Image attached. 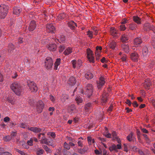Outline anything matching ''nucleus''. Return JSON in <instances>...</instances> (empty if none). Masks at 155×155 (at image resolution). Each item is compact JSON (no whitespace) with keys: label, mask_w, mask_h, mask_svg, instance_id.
<instances>
[{"label":"nucleus","mask_w":155,"mask_h":155,"mask_svg":"<svg viewBox=\"0 0 155 155\" xmlns=\"http://www.w3.org/2000/svg\"><path fill=\"white\" fill-rule=\"evenodd\" d=\"M11 89L17 95L21 94L23 88L20 84L18 82H15L11 85Z\"/></svg>","instance_id":"nucleus-1"},{"label":"nucleus","mask_w":155,"mask_h":155,"mask_svg":"<svg viewBox=\"0 0 155 155\" xmlns=\"http://www.w3.org/2000/svg\"><path fill=\"white\" fill-rule=\"evenodd\" d=\"M8 7L4 4L0 5V18H4L7 15Z\"/></svg>","instance_id":"nucleus-2"},{"label":"nucleus","mask_w":155,"mask_h":155,"mask_svg":"<svg viewBox=\"0 0 155 155\" xmlns=\"http://www.w3.org/2000/svg\"><path fill=\"white\" fill-rule=\"evenodd\" d=\"M151 50L148 48V46L145 45L143 47L142 50V57L143 59L146 60L149 57L151 53Z\"/></svg>","instance_id":"nucleus-3"},{"label":"nucleus","mask_w":155,"mask_h":155,"mask_svg":"<svg viewBox=\"0 0 155 155\" xmlns=\"http://www.w3.org/2000/svg\"><path fill=\"white\" fill-rule=\"evenodd\" d=\"M45 66L47 69H51L53 65L52 59L51 57H48L45 62Z\"/></svg>","instance_id":"nucleus-4"},{"label":"nucleus","mask_w":155,"mask_h":155,"mask_svg":"<svg viewBox=\"0 0 155 155\" xmlns=\"http://www.w3.org/2000/svg\"><path fill=\"white\" fill-rule=\"evenodd\" d=\"M27 85L29 87V89L31 92H36L38 90V87L35 83L33 81H28Z\"/></svg>","instance_id":"nucleus-5"},{"label":"nucleus","mask_w":155,"mask_h":155,"mask_svg":"<svg viewBox=\"0 0 155 155\" xmlns=\"http://www.w3.org/2000/svg\"><path fill=\"white\" fill-rule=\"evenodd\" d=\"M86 93L88 97H90L92 94L93 91V87L92 84H88L86 87Z\"/></svg>","instance_id":"nucleus-6"},{"label":"nucleus","mask_w":155,"mask_h":155,"mask_svg":"<svg viewBox=\"0 0 155 155\" xmlns=\"http://www.w3.org/2000/svg\"><path fill=\"white\" fill-rule=\"evenodd\" d=\"M92 51L90 49H87V57L89 61L92 63H94V58L93 56Z\"/></svg>","instance_id":"nucleus-7"},{"label":"nucleus","mask_w":155,"mask_h":155,"mask_svg":"<svg viewBox=\"0 0 155 155\" xmlns=\"http://www.w3.org/2000/svg\"><path fill=\"white\" fill-rule=\"evenodd\" d=\"M105 82L104 78L103 77L101 76L99 78V81H97V85L98 89L101 88L103 87Z\"/></svg>","instance_id":"nucleus-8"},{"label":"nucleus","mask_w":155,"mask_h":155,"mask_svg":"<svg viewBox=\"0 0 155 155\" xmlns=\"http://www.w3.org/2000/svg\"><path fill=\"white\" fill-rule=\"evenodd\" d=\"M44 106V104L42 101H39L38 102L37 106V110L38 113L42 112Z\"/></svg>","instance_id":"nucleus-9"},{"label":"nucleus","mask_w":155,"mask_h":155,"mask_svg":"<svg viewBox=\"0 0 155 155\" xmlns=\"http://www.w3.org/2000/svg\"><path fill=\"white\" fill-rule=\"evenodd\" d=\"M46 31L48 33H54L55 28L53 24H48L46 26Z\"/></svg>","instance_id":"nucleus-10"},{"label":"nucleus","mask_w":155,"mask_h":155,"mask_svg":"<svg viewBox=\"0 0 155 155\" xmlns=\"http://www.w3.org/2000/svg\"><path fill=\"white\" fill-rule=\"evenodd\" d=\"M36 25V24L35 21H31L28 27V29L29 31H32L34 30Z\"/></svg>","instance_id":"nucleus-11"},{"label":"nucleus","mask_w":155,"mask_h":155,"mask_svg":"<svg viewBox=\"0 0 155 155\" xmlns=\"http://www.w3.org/2000/svg\"><path fill=\"white\" fill-rule=\"evenodd\" d=\"M75 110L76 107L75 105L72 104L69 106L68 108V112L71 115H73L74 114V112H75Z\"/></svg>","instance_id":"nucleus-12"},{"label":"nucleus","mask_w":155,"mask_h":155,"mask_svg":"<svg viewBox=\"0 0 155 155\" xmlns=\"http://www.w3.org/2000/svg\"><path fill=\"white\" fill-rule=\"evenodd\" d=\"M49 50L51 51H54L57 49V45L55 44H49L47 45Z\"/></svg>","instance_id":"nucleus-13"},{"label":"nucleus","mask_w":155,"mask_h":155,"mask_svg":"<svg viewBox=\"0 0 155 155\" xmlns=\"http://www.w3.org/2000/svg\"><path fill=\"white\" fill-rule=\"evenodd\" d=\"M130 58L134 61H137L139 55L137 52L131 53L130 54Z\"/></svg>","instance_id":"nucleus-14"},{"label":"nucleus","mask_w":155,"mask_h":155,"mask_svg":"<svg viewBox=\"0 0 155 155\" xmlns=\"http://www.w3.org/2000/svg\"><path fill=\"white\" fill-rule=\"evenodd\" d=\"M40 141L41 144H48V140L47 138H45L44 133H42L41 139L40 140Z\"/></svg>","instance_id":"nucleus-15"},{"label":"nucleus","mask_w":155,"mask_h":155,"mask_svg":"<svg viewBox=\"0 0 155 155\" xmlns=\"http://www.w3.org/2000/svg\"><path fill=\"white\" fill-rule=\"evenodd\" d=\"M68 24L69 27L71 29H75V27L77 26L76 23L72 21H69Z\"/></svg>","instance_id":"nucleus-16"},{"label":"nucleus","mask_w":155,"mask_h":155,"mask_svg":"<svg viewBox=\"0 0 155 155\" xmlns=\"http://www.w3.org/2000/svg\"><path fill=\"white\" fill-rule=\"evenodd\" d=\"M93 104L92 103L88 102L85 105L84 109L86 111H89V110H91L93 107Z\"/></svg>","instance_id":"nucleus-17"},{"label":"nucleus","mask_w":155,"mask_h":155,"mask_svg":"<svg viewBox=\"0 0 155 155\" xmlns=\"http://www.w3.org/2000/svg\"><path fill=\"white\" fill-rule=\"evenodd\" d=\"M28 129L35 133H40L42 130L40 128L37 127H28Z\"/></svg>","instance_id":"nucleus-18"},{"label":"nucleus","mask_w":155,"mask_h":155,"mask_svg":"<svg viewBox=\"0 0 155 155\" xmlns=\"http://www.w3.org/2000/svg\"><path fill=\"white\" fill-rule=\"evenodd\" d=\"M22 11V8L19 7H15L13 9V13L16 15H19Z\"/></svg>","instance_id":"nucleus-19"},{"label":"nucleus","mask_w":155,"mask_h":155,"mask_svg":"<svg viewBox=\"0 0 155 155\" xmlns=\"http://www.w3.org/2000/svg\"><path fill=\"white\" fill-rule=\"evenodd\" d=\"M61 59L60 58H57L56 59V61H55L54 65V69L57 70L59 69L60 67L59 66L61 62Z\"/></svg>","instance_id":"nucleus-20"},{"label":"nucleus","mask_w":155,"mask_h":155,"mask_svg":"<svg viewBox=\"0 0 155 155\" xmlns=\"http://www.w3.org/2000/svg\"><path fill=\"white\" fill-rule=\"evenodd\" d=\"M133 20L134 22L138 24H140L141 23V19L137 16H133Z\"/></svg>","instance_id":"nucleus-21"},{"label":"nucleus","mask_w":155,"mask_h":155,"mask_svg":"<svg viewBox=\"0 0 155 155\" xmlns=\"http://www.w3.org/2000/svg\"><path fill=\"white\" fill-rule=\"evenodd\" d=\"M76 82L75 78L74 77H71L69 78L68 83L70 85H74L75 84Z\"/></svg>","instance_id":"nucleus-22"},{"label":"nucleus","mask_w":155,"mask_h":155,"mask_svg":"<svg viewBox=\"0 0 155 155\" xmlns=\"http://www.w3.org/2000/svg\"><path fill=\"white\" fill-rule=\"evenodd\" d=\"M73 52V49L71 48L68 47L65 49L64 52V54L65 55H69Z\"/></svg>","instance_id":"nucleus-23"},{"label":"nucleus","mask_w":155,"mask_h":155,"mask_svg":"<svg viewBox=\"0 0 155 155\" xmlns=\"http://www.w3.org/2000/svg\"><path fill=\"white\" fill-rule=\"evenodd\" d=\"M110 33L111 35L114 37L117 36V31L116 29L114 28H111L110 29Z\"/></svg>","instance_id":"nucleus-24"},{"label":"nucleus","mask_w":155,"mask_h":155,"mask_svg":"<svg viewBox=\"0 0 155 155\" xmlns=\"http://www.w3.org/2000/svg\"><path fill=\"white\" fill-rule=\"evenodd\" d=\"M142 41L140 37L136 38L134 40V44L136 45H138L142 43Z\"/></svg>","instance_id":"nucleus-25"},{"label":"nucleus","mask_w":155,"mask_h":155,"mask_svg":"<svg viewBox=\"0 0 155 155\" xmlns=\"http://www.w3.org/2000/svg\"><path fill=\"white\" fill-rule=\"evenodd\" d=\"M129 39V37L127 35L124 34L122 35L120 38L121 41L123 43L127 42Z\"/></svg>","instance_id":"nucleus-26"},{"label":"nucleus","mask_w":155,"mask_h":155,"mask_svg":"<svg viewBox=\"0 0 155 155\" xmlns=\"http://www.w3.org/2000/svg\"><path fill=\"white\" fill-rule=\"evenodd\" d=\"M151 85L150 81L149 80H146L144 83V87L145 88L149 89L150 86Z\"/></svg>","instance_id":"nucleus-27"},{"label":"nucleus","mask_w":155,"mask_h":155,"mask_svg":"<svg viewBox=\"0 0 155 155\" xmlns=\"http://www.w3.org/2000/svg\"><path fill=\"white\" fill-rule=\"evenodd\" d=\"M152 29V25L149 23H146L144 25V29L145 31H148V30H151Z\"/></svg>","instance_id":"nucleus-28"},{"label":"nucleus","mask_w":155,"mask_h":155,"mask_svg":"<svg viewBox=\"0 0 155 155\" xmlns=\"http://www.w3.org/2000/svg\"><path fill=\"white\" fill-rule=\"evenodd\" d=\"M15 48L13 44L10 43L8 46V51L9 53H12L14 51Z\"/></svg>","instance_id":"nucleus-29"},{"label":"nucleus","mask_w":155,"mask_h":155,"mask_svg":"<svg viewBox=\"0 0 155 155\" xmlns=\"http://www.w3.org/2000/svg\"><path fill=\"white\" fill-rule=\"evenodd\" d=\"M122 49L126 53H128L129 51V47L127 44H123L122 45Z\"/></svg>","instance_id":"nucleus-30"},{"label":"nucleus","mask_w":155,"mask_h":155,"mask_svg":"<svg viewBox=\"0 0 155 155\" xmlns=\"http://www.w3.org/2000/svg\"><path fill=\"white\" fill-rule=\"evenodd\" d=\"M137 26L136 24L134 23H132L128 25V27L130 30H135L137 28Z\"/></svg>","instance_id":"nucleus-31"},{"label":"nucleus","mask_w":155,"mask_h":155,"mask_svg":"<svg viewBox=\"0 0 155 155\" xmlns=\"http://www.w3.org/2000/svg\"><path fill=\"white\" fill-rule=\"evenodd\" d=\"M68 96L66 94H62V96L61 97V102L63 103H64L65 102L66 100L68 99Z\"/></svg>","instance_id":"nucleus-32"},{"label":"nucleus","mask_w":155,"mask_h":155,"mask_svg":"<svg viewBox=\"0 0 155 155\" xmlns=\"http://www.w3.org/2000/svg\"><path fill=\"white\" fill-rule=\"evenodd\" d=\"M67 16V14L64 13V12H63V13H61L59 14L58 16V18L59 20H63V19L66 18Z\"/></svg>","instance_id":"nucleus-33"},{"label":"nucleus","mask_w":155,"mask_h":155,"mask_svg":"<svg viewBox=\"0 0 155 155\" xmlns=\"http://www.w3.org/2000/svg\"><path fill=\"white\" fill-rule=\"evenodd\" d=\"M88 150V148L87 147H85L82 149H78V152L81 153H84L85 152L87 151Z\"/></svg>","instance_id":"nucleus-34"},{"label":"nucleus","mask_w":155,"mask_h":155,"mask_svg":"<svg viewBox=\"0 0 155 155\" xmlns=\"http://www.w3.org/2000/svg\"><path fill=\"white\" fill-rule=\"evenodd\" d=\"M116 45V42L114 41H112L110 43V44H109V47L111 49H114L115 48Z\"/></svg>","instance_id":"nucleus-35"},{"label":"nucleus","mask_w":155,"mask_h":155,"mask_svg":"<svg viewBox=\"0 0 155 155\" xmlns=\"http://www.w3.org/2000/svg\"><path fill=\"white\" fill-rule=\"evenodd\" d=\"M42 147L47 152V153H51L52 152V150L50 149V148L48 147L47 145H43L42 146Z\"/></svg>","instance_id":"nucleus-36"},{"label":"nucleus","mask_w":155,"mask_h":155,"mask_svg":"<svg viewBox=\"0 0 155 155\" xmlns=\"http://www.w3.org/2000/svg\"><path fill=\"white\" fill-rule=\"evenodd\" d=\"M93 74L90 72H87L86 74H85V77L87 79H91L93 78Z\"/></svg>","instance_id":"nucleus-37"},{"label":"nucleus","mask_w":155,"mask_h":155,"mask_svg":"<svg viewBox=\"0 0 155 155\" xmlns=\"http://www.w3.org/2000/svg\"><path fill=\"white\" fill-rule=\"evenodd\" d=\"M60 43H64L65 40V36L64 35H61L60 36V38L59 39H57Z\"/></svg>","instance_id":"nucleus-38"},{"label":"nucleus","mask_w":155,"mask_h":155,"mask_svg":"<svg viewBox=\"0 0 155 155\" xmlns=\"http://www.w3.org/2000/svg\"><path fill=\"white\" fill-rule=\"evenodd\" d=\"M109 149L110 151H112L114 150L115 152H118V150H117V148L116 145L115 144H113L112 146L110 147Z\"/></svg>","instance_id":"nucleus-39"},{"label":"nucleus","mask_w":155,"mask_h":155,"mask_svg":"<svg viewBox=\"0 0 155 155\" xmlns=\"http://www.w3.org/2000/svg\"><path fill=\"white\" fill-rule=\"evenodd\" d=\"M44 151L43 149H38L36 150V153L37 155H42Z\"/></svg>","instance_id":"nucleus-40"},{"label":"nucleus","mask_w":155,"mask_h":155,"mask_svg":"<svg viewBox=\"0 0 155 155\" xmlns=\"http://www.w3.org/2000/svg\"><path fill=\"white\" fill-rule=\"evenodd\" d=\"M64 149H66L67 150L70 149V147L69 142L67 143L66 142H65L64 144Z\"/></svg>","instance_id":"nucleus-41"},{"label":"nucleus","mask_w":155,"mask_h":155,"mask_svg":"<svg viewBox=\"0 0 155 155\" xmlns=\"http://www.w3.org/2000/svg\"><path fill=\"white\" fill-rule=\"evenodd\" d=\"M62 153L64 155H71V152L68 151L65 149H63L62 150Z\"/></svg>","instance_id":"nucleus-42"},{"label":"nucleus","mask_w":155,"mask_h":155,"mask_svg":"<svg viewBox=\"0 0 155 155\" xmlns=\"http://www.w3.org/2000/svg\"><path fill=\"white\" fill-rule=\"evenodd\" d=\"M65 45H64V44H62V45H60L59 47V51L60 53H61L62 52L63 50L65 49Z\"/></svg>","instance_id":"nucleus-43"},{"label":"nucleus","mask_w":155,"mask_h":155,"mask_svg":"<svg viewBox=\"0 0 155 155\" xmlns=\"http://www.w3.org/2000/svg\"><path fill=\"white\" fill-rule=\"evenodd\" d=\"M75 100L78 104H79L83 101L81 97H80V96L79 97H76L75 98Z\"/></svg>","instance_id":"nucleus-44"},{"label":"nucleus","mask_w":155,"mask_h":155,"mask_svg":"<svg viewBox=\"0 0 155 155\" xmlns=\"http://www.w3.org/2000/svg\"><path fill=\"white\" fill-rule=\"evenodd\" d=\"M107 98L106 96H102L101 98V102L102 103V105L107 102Z\"/></svg>","instance_id":"nucleus-45"},{"label":"nucleus","mask_w":155,"mask_h":155,"mask_svg":"<svg viewBox=\"0 0 155 155\" xmlns=\"http://www.w3.org/2000/svg\"><path fill=\"white\" fill-rule=\"evenodd\" d=\"M120 58L122 61L127 62V57L125 54H123Z\"/></svg>","instance_id":"nucleus-46"},{"label":"nucleus","mask_w":155,"mask_h":155,"mask_svg":"<svg viewBox=\"0 0 155 155\" xmlns=\"http://www.w3.org/2000/svg\"><path fill=\"white\" fill-rule=\"evenodd\" d=\"M133 134L132 133H131L129 134L128 136L127 137V139L129 141H131L133 139Z\"/></svg>","instance_id":"nucleus-47"},{"label":"nucleus","mask_w":155,"mask_h":155,"mask_svg":"<svg viewBox=\"0 0 155 155\" xmlns=\"http://www.w3.org/2000/svg\"><path fill=\"white\" fill-rule=\"evenodd\" d=\"M71 64L74 68H76L77 65V62L76 61L73 60L71 61Z\"/></svg>","instance_id":"nucleus-48"},{"label":"nucleus","mask_w":155,"mask_h":155,"mask_svg":"<svg viewBox=\"0 0 155 155\" xmlns=\"http://www.w3.org/2000/svg\"><path fill=\"white\" fill-rule=\"evenodd\" d=\"M11 139L10 136L9 135H7L3 137V139L5 141H8L10 139Z\"/></svg>","instance_id":"nucleus-49"},{"label":"nucleus","mask_w":155,"mask_h":155,"mask_svg":"<svg viewBox=\"0 0 155 155\" xmlns=\"http://www.w3.org/2000/svg\"><path fill=\"white\" fill-rule=\"evenodd\" d=\"M33 139L31 138L30 140L27 141V143L28 145L32 146L33 145Z\"/></svg>","instance_id":"nucleus-50"},{"label":"nucleus","mask_w":155,"mask_h":155,"mask_svg":"<svg viewBox=\"0 0 155 155\" xmlns=\"http://www.w3.org/2000/svg\"><path fill=\"white\" fill-rule=\"evenodd\" d=\"M80 138H78V146L80 147H83V140H79V139H80Z\"/></svg>","instance_id":"nucleus-51"},{"label":"nucleus","mask_w":155,"mask_h":155,"mask_svg":"<svg viewBox=\"0 0 155 155\" xmlns=\"http://www.w3.org/2000/svg\"><path fill=\"white\" fill-rule=\"evenodd\" d=\"M16 151L21 155H27L25 152L22 150H19L18 149H16Z\"/></svg>","instance_id":"nucleus-52"},{"label":"nucleus","mask_w":155,"mask_h":155,"mask_svg":"<svg viewBox=\"0 0 155 155\" xmlns=\"http://www.w3.org/2000/svg\"><path fill=\"white\" fill-rule=\"evenodd\" d=\"M0 152V155H12L8 152Z\"/></svg>","instance_id":"nucleus-53"},{"label":"nucleus","mask_w":155,"mask_h":155,"mask_svg":"<svg viewBox=\"0 0 155 155\" xmlns=\"http://www.w3.org/2000/svg\"><path fill=\"white\" fill-rule=\"evenodd\" d=\"M49 98L50 100L53 102H54L55 101V97L54 96L52 95H49Z\"/></svg>","instance_id":"nucleus-54"},{"label":"nucleus","mask_w":155,"mask_h":155,"mask_svg":"<svg viewBox=\"0 0 155 155\" xmlns=\"http://www.w3.org/2000/svg\"><path fill=\"white\" fill-rule=\"evenodd\" d=\"M17 133L15 132H12L10 135V137H11V139H12V138H13L15 137L16 135H17Z\"/></svg>","instance_id":"nucleus-55"},{"label":"nucleus","mask_w":155,"mask_h":155,"mask_svg":"<svg viewBox=\"0 0 155 155\" xmlns=\"http://www.w3.org/2000/svg\"><path fill=\"white\" fill-rule=\"evenodd\" d=\"M81 60H78L77 62V68H80L81 66Z\"/></svg>","instance_id":"nucleus-56"},{"label":"nucleus","mask_w":155,"mask_h":155,"mask_svg":"<svg viewBox=\"0 0 155 155\" xmlns=\"http://www.w3.org/2000/svg\"><path fill=\"white\" fill-rule=\"evenodd\" d=\"M126 29V27L125 25H120V30L124 31Z\"/></svg>","instance_id":"nucleus-57"},{"label":"nucleus","mask_w":155,"mask_h":155,"mask_svg":"<svg viewBox=\"0 0 155 155\" xmlns=\"http://www.w3.org/2000/svg\"><path fill=\"white\" fill-rule=\"evenodd\" d=\"M92 34L93 32L92 31H90V30L87 31V35H88V36L91 38H93Z\"/></svg>","instance_id":"nucleus-58"},{"label":"nucleus","mask_w":155,"mask_h":155,"mask_svg":"<svg viewBox=\"0 0 155 155\" xmlns=\"http://www.w3.org/2000/svg\"><path fill=\"white\" fill-rule=\"evenodd\" d=\"M87 140L88 144H92V138L91 137H88Z\"/></svg>","instance_id":"nucleus-59"},{"label":"nucleus","mask_w":155,"mask_h":155,"mask_svg":"<svg viewBox=\"0 0 155 155\" xmlns=\"http://www.w3.org/2000/svg\"><path fill=\"white\" fill-rule=\"evenodd\" d=\"M67 140L69 141V142H74V143H76V142L75 139H73V138L71 137H68L67 138Z\"/></svg>","instance_id":"nucleus-60"},{"label":"nucleus","mask_w":155,"mask_h":155,"mask_svg":"<svg viewBox=\"0 0 155 155\" xmlns=\"http://www.w3.org/2000/svg\"><path fill=\"white\" fill-rule=\"evenodd\" d=\"M112 135L114 139H117V136L116 133L115 131H113L112 133Z\"/></svg>","instance_id":"nucleus-61"},{"label":"nucleus","mask_w":155,"mask_h":155,"mask_svg":"<svg viewBox=\"0 0 155 155\" xmlns=\"http://www.w3.org/2000/svg\"><path fill=\"white\" fill-rule=\"evenodd\" d=\"M18 126L20 127L21 128H25L26 127V124L24 123H21V124H19L18 125Z\"/></svg>","instance_id":"nucleus-62"},{"label":"nucleus","mask_w":155,"mask_h":155,"mask_svg":"<svg viewBox=\"0 0 155 155\" xmlns=\"http://www.w3.org/2000/svg\"><path fill=\"white\" fill-rule=\"evenodd\" d=\"M100 51H98V50H96V51L95 52V55L96 56H97V57H100Z\"/></svg>","instance_id":"nucleus-63"},{"label":"nucleus","mask_w":155,"mask_h":155,"mask_svg":"<svg viewBox=\"0 0 155 155\" xmlns=\"http://www.w3.org/2000/svg\"><path fill=\"white\" fill-rule=\"evenodd\" d=\"M126 103L129 106H130L132 104V102H131V101H130L129 99L127 100Z\"/></svg>","instance_id":"nucleus-64"}]
</instances>
